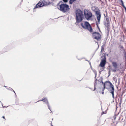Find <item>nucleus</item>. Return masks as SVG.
Returning <instances> with one entry per match:
<instances>
[{"label":"nucleus","instance_id":"a19ab883","mask_svg":"<svg viewBox=\"0 0 126 126\" xmlns=\"http://www.w3.org/2000/svg\"><path fill=\"white\" fill-rule=\"evenodd\" d=\"M104 112H102V114H104Z\"/></svg>","mask_w":126,"mask_h":126},{"label":"nucleus","instance_id":"3c124183","mask_svg":"<svg viewBox=\"0 0 126 126\" xmlns=\"http://www.w3.org/2000/svg\"><path fill=\"white\" fill-rule=\"evenodd\" d=\"M86 60V61H88V62H89V61H88V60Z\"/></svg>","mask_w":126,"mask_h":126},{"label":"nucleus","instance_id":"1a4fd4ad","mask_svg":"<svg viewBox=\"0 0 126 126\" xmlns=\"http://www.w3.org/2000/svg\"><path fill=\"white\" fill-rule=\"evenodd\" d=\"M40 101H43V102H44L46 104L48 107V108L51 111V112H52L51 111V109L50 108V106H49V105L48 102V100L47 98H45L43 99H42L41 100H38V101H37L36 102V103L38 102H39Z\"/></svg>","mask_w":126,"mask_h":126},{"label":"nucleus","instance_id":"20e7f679","mask_svg":"<svg viewBox=\"0 0 126 126\" xmlns=\"http://www.w3.org/2000/svg\"><path fill=\"white\" fill-rule=\"evenodd\" d=\"M95 9H97V10L95 11V14L96 16V18L97 20V21L98 23L96 21V24L97 27L100 32V30L98 26V24H99L100 23L101 15L100 14V11L98 8V7H96L95 8Z\"/></svg>","mask_w":126,"mask_h":126},{"label":"nucleus","instance_id":"c756f323","mask_svg":"<svg viewBox=\"0 0 126 126\" xmlns=\"http://www.w3.org/2000/svg\"><path fill=\"white\" fill-rule=\"evenodd\" d=\"M98 1H101L102 3H103V1H102L101 0H98Z\"/></svg>","mask_w":126,"mask_h":126},{"label":"nucleus","instance_id":"9b49d317","mask_svg":"<svg viewBox=\"0 0 126 126\" xmlns=\"http://www.w3.org/2000/svg\"><path fill=\"white\" fill-rule=\"evenodd\" d=\"M110 89L108 90L109 92L111 94L113 98H114V89L113 85L112 84H110Z\"/></svg>","mask_w":126,"mask_h":126},{"label":"nucleus","instance_id":"5701e85b","mask_svg":"<svg viewBox=\"0 0 126 126\" xmlns=\"http://www.w3.org/2000/svg\"><path fill=\"white\" fill-rule=\"evenodd\" d=\"M63 2V1H59V3L57 4V6H58L59 5V4H60L61 3H62Z\"/></svg>","mask_w":126,"mask_h":126},{"label":"nucleus","instance_id":"f704fd0d","mask_svg":"<svg viewBox=\"0 0 126 126\" xmlns=\"http://www.w3.org/2000/svg\"><path fill=\"white\" fill-rule=\"evenodd\" d=\"M16 105H18V102H16Z\"/></svg>","mask_w":126,"mask_h":126},{"label":"nucleus","instance_id":"a18cd8bd","mask_svg":"<svg viewBox=\"0 0 126 126\" xmlns=\"http://www.w3.org/2000/svg\"><path fill=\"white\" fill-rule=\"evenodd\" d=\"M101 71H99V72L100 73V74H101Z\"/></svg>","mask_w":126,"mask_h":126},{"label":"nucleus","instance_id":"5fc2aeb1","mask_svg":"<svg viewBox=\"0 0 126 126\" xmlns=\"http://www.w3.org/2000/svg\"><path fill=\"white\" fill-rule=\"evenodd\" d=\"M53 120V118H52V120Z\"/></svg>","mask_w":126,"mask_h":126},{"label":"nucleus","instance_id":"6e6d98bb","mask_svg":"<svg viewBox=\"0 0 126 126\" xmlns=\"http://www.w3.org/2000/svg\"><path fill=\"white\" fill-rule=\"evenodd\" d=\"M115 118H115L114 119H115Z\"/></svg>","mask_w":126,"mask_h":126},{"label":"nucleus","instance_id":"4be33fe9","mask_svg":"<svg viewBox=\"0 0 126 126\" xmlns=\"http://www.w3.org/2000/svg\"><path fill=\"white\" fill-rule=\"evenodd\" d=\"M62 0L64 2V3H67L68 2V0Z\"/></svg>","mask_w":126,"mask_h":126},{"label":"nucleus","instance_id":"b1692460","mask_svg":"<svg viewBox=\"0 0 126 126\" xmlns=\"http://www.w3.org/2000/svg\"><path fill=\"white\" fill-rule=\"evenodd\" d=\"M120 78H119L118 79V85H119L120 84Z\"/></svg>","mask_w":126,"mask_h":126},{"label":"nucleus","instance_id":"cd10ccee","mask_svg":"<svg viewBox=\"0 0 126 126\" xmlns=\"http://www.w3.org/2000/svg\"><path fill=\"white\" fill-rule=\"evenodd\" d=\"M114 80L115 83H116L117 82V80L116 79H114Z\"/></svg>","mask_w":126,"mask_h":126},{"label":"nucleus","instance_id":"2eb2a0df","mask_svg":"<svg viewBox=\"0 0 126 126\" xmlns=\"http://www.w3.org/2000/svg\"><path fill=\"white\" fill-rule=\"evenodd\" d=\"M103 79L102 77H101L100 78V79H99V80H97L99 82H100V83H102V84L104 82L103 81Z\"/></svg>","mask_w":126,"mask_h":126},{"label":"nucleus","instance_id":"4468645a","mask_svg":"<svg viewBox=\"0 0 126 126\" xmlns=\"http://www.w3.org/2000/svg\"><path fill=\"white\" fill-rule=\"evenodd\" d=\"M10 49L9 46H7L5 47L4 49V52H6Z\"/></svg>","mask_w":126,"mask_h":126},{"label":"nucleus","instance_id":"473e14b6","mask_svg":"<svg viewBox=\"0 0 126 126\" xmlns=\"http://www.w3.org/2000/svg\"><path fill=\"white\" fill-rule=\"evenodd\" d=\"M104 44H103V45L102 46H103H103H105V43H106V42H105V43H104Z\"/></svg>","mask_w":126,"mask_h":126},{"label":"nucleus","instance_id":"a211bd4d","mask_svg":"<svg viewBox=\"0 0 126 126\" xmlns=\"http://www.w3.org/2000/svg\"><path fill=\"white\" fill-rule=\"evenodd\" d=\"M121 2L122 3L121 5L124 8H126V7L125 6V5L124 4V2H123V1L122 0H121Z\"/></svg>","mask_w":126,"mask_h":126},{"label":"nucleus","instance_id":"7ed1b4c3","mask_svg":"<svg viewBox=\"0 0 126 126\" xmlns=\"http://www.w3.org/2000/svg\"><path fill=\"white\" fill-rule=\"evenodd\" d=\"M59 9L63 13L67 12L70 10L69 5L63 2L59 5Z\"/></svg>","mask_w":126,"mask_h":126},{"label":"nucleus","instance_id":"37998d69","mask_svg":"<svg viewBox=\"0 0 126 126\" xmlns=\"http://www.w3.org/2000/svg\"><path fill=\"white\" fill-rule=\"evenodd\" d=\"M23 0H22L21 2L20 3L21 4V3L22 2Z\"/></svg>","mask_w":126,"mask_h":126},{"label":"nucleus","instance_id":"dca6fc26","mask_svg":"<svg viewBox=\"0 0 126 126\" xmlns=\"http://www.w3.org/2000/svg\"><path fill=\"white\" fill-rule=\"evenodd\" d=\"M103 86V88L104 89H107L108 90H109L110 89V88H108L107 87H106V86L105 85V84H104L103 83L102 84Z\"/></svg>","mask_w":126,"mask_h":126},{"label":"nucleus","instance_id":"e433bc0d","mask_svg":"<svg viewBox=\"0 0 126 126\" xmlns=\"http://www.w3.org/2000/svg\"><path fill=\"white\" fill-rule=\"evenodd\" d=\"M104 89H104V88H103V89H102V91H104Z\"/></svg>","mask_w":126,"mask_h":126},{"label":"nucleus","instance_id":"09e8293b","mask_svg":"<svg viewBox=\"0 0 126 126\" xmlns=\"http://www.w3.org/2000/svg\"><path fill=\"white\" fill-rule=\"evenodd\" d=\"M123 93H122V95H121L122 96V95H123Z\"/></svg>","mask_w":126,"mask_h":126},{"label":"nucleus","instance_id":"f257e3e1","mask_svg":"<svg viewBox=\"0 0 126 126\" xmlns=\"http://www.w3.org/2000/svg\"><path fill=\"white\" fill-rule=\"evenodd\" d=\"M76 22L75 23L76 25L82 21L84 19L83 12L80 9H78L76 11Z\"/></svg>","mask_w":126,"mask_h":126},{"label":"nucleus","instance_id":"a878e982","mask_svg":"<svg viewBox=\"0 0 126 126\" xmlns=\"http://www.w3.org/2000/svg\"><path fill=\"white\" fill-rule=\"evenodd\" d=\"M111 70L113 72H116V70H115V69H111Z\"/></svg>","mask_w":126,"mask_h":126},{"label":"nucleus","instance_id":"72a5a7b5","mask_svg":"<svg viewBox=\"0 0 126 126\" xmlns=\"http://www.w3.org/2000/svg\"><path fill=\"white\" fill-rule=\"evenodd\" d=\"M104 67V68L103 69H102V70H101V71H103V70H104V68H105V67Z\"/></svg>","mask_w":126,"mask_h":126},{"label":"nucleus","instance_id":"6e6552de","mask_svg":"<svg viewBox=\"0 0 126 126\" xmlns=\"http://www.w3.org/2000/svg\"><path fill=\"white\" fill-rule=\"evenodd\" d=\"M93 37L97 40H99L101 38V36L100 34L98 32H94L92 33Z\"/></svg>","mask_w":126,"mask_h":126},{"label":"nucleus","instance_id":"4d7b16f0","mask_svg":"<svg viewBox=\"0 0 126 126\" xmlns=\"http://www.w3.org/2000/svg\"><path fill=\"white\" fill-rule=\"evenodd\" d=\"M2 106H3L2 104Z\"/></svg>","mask_w":126,"mask_h":126},{"label":"nucleus","instance_id":"de8ad7c7","mask_svg":"<svg viewBox=\"0 0 126 126\" xmlns=\"http://www.w3.org/2000/svg\"><path fill=\"white\" fill-rule=\"evenodd\" d=\"M3 107H3L4 108V107Z\"/></svg>","mask_w":126,"mask_h":126},{"label":"nucleus","instance_id":"423d86ee","mask_svg":"<svg viewBox=\"0 0 126 126\" xmlns=\"http://www.w3.org/2000/svg\"><path fill=\"white\" fill-rule=\"evenodd\" d=\"M47 5V2L45 0H43L41 2L39 1L36 4L35 7L33 8V12L36 11L35 9L36 8H40Z\"/></svg>","mask_w":126,"mask_h":126},{"label":"nucleus","instance_id":"412c9836","mask_svg":"<svg viewBox=\"0 0 126 126\" xmlns=\"http://www.w3.org/2000/svg\"><path fill=\"white\" fill-rule=\"evenodd\" d=\"M97 80V79H96L94 81V86H96L97 84V83L96 82V81Z\"/></svg>","mask_w":126,"mask_h":126},{"label":"nucleus","instance_id":"ddd939ff","mask_svg":"<svg viewBox=\"0 0 126 126\" xmlns=\"http://www.w3.org/2000/svg\"><path fill=\"white\" fill-rule=\"evenodd\" d=\"M112 64L113 66L114 67L115 69H116L117 68V64L116 62H112Z\"/></svg>","mask_w":126,"mask_h":126},{"label":"nucleus","instance_id":"393cba45","mask_svg":"<svg viewBox=\"0 0 126 126\" xmlns=\"http://www.w3.org/2000/svg\"><path fill=\"white\" fill-rule=\"evenodd\" d=\"M122 99H121L120 100V103H119V105L120 106V107H121V103H122Z\"/></svg>","mask_w":126,"mask_h":126},{"label":"nucleus","instance_id":"39448f33","mask_svg":"<svg viewBox=\"0 0 126 126\" xmlns=\"http://www.w3.org/2000/svg\"><path fill=\"white\" fill-rule=\"evenodd\" d=\"M84 14L85 18L88 20H90L93 16L92 13L87 9L84 10Z\"/></svg>","mask_w":126,"mask_h":126},{"label":"nucleus","instance_id":"7c9ffc66","mask_svg":"<svg viewBox=\"0 0 126 126\" xmlns=\"http://www.w3.org/2000/svg\"><path fill=\"white\" fill-rule=\"evenodd\" d=\"M94 86V89L93 90V91H94V90L96 89V87H95V86Z\"/></svg>","mask_w":126,"mask_h":126},{"label":"nucleus","instance_id":"4c0bfd02","mask_svg":"<svg viewBox=\"0 0 126 126\" xmlns=\"http://www.w3.org/2000/svg\"><path fill=\"white\" fill-rule=\"evenodd\" d=\"M2 118H3L5 119V117L4 116H2Z\"/></svg>","mask_w":126,"mask_h":126},{"label":"nucleus","instance_id":"58836bf2","mask_svg":"<svg viewBox=\"0 0 126 126\" xmlns=\"http://www.w3.org/2000/svg\"><path fill=\"white\" fill-rule=\"evenodd\" d=\"M102 94H104V91H102Z\"/></svg>","mask_w":126,"mask_h":126},{"label":"nucleus","instance_id":"2f4dec72","mask_svg":"<svg viewBox=\"0 0 126 126\" xmlns=\"http://www.w3.org/2000/svg\"><path fill=\"white\" fill-rule=\"evenodd\" d=\"M95 78L96 77V75H97V74L96 73H95Z\"/></svg>","mask_w":126,"mask_h":126},{"label":"nucleus","instance_id":"c9c22d12","mask_svg":"<svg viewBox=\"0 0 126 126\" xmlns=\"http://www.w3.org/2000/svg\"><path fill=\"white\" fill-rule=\"evenodd\" d=\"M50 122H51V126H53L52 125V123H52V122L51 121Z\"/></svg>","mask_w":126,"mask_h":126},{"label":"nucleus","instance_id":"bf43d9fd","mask_svg":"<svg viewBox=\"0 0 126 126\" xmlns=\"http://www.w3.org/2000/svg\"><path fill=\"white\" fill-rule=\"evenodd\" d=\"M99 47V46L98 45V47Z\"/></svg>","mask_w":126,"mask_h":126},{"label":"nucleus","instance_id":"f8f14e48","mask_svg":"<svg viewBox=\"0 0 126 126\" xmlns=\"http://www.w3.org/2000/svg\"><path fill=\"white\" fill-rule=\"evenodd\" d=\"M103 84H105V85L106 86H109L110 87V84H112L110 81H106L104 82Z\"/></svg>","mask_w":126,"mask_h":126},{"label":"nucleus","instance_id":"f3484780","mask_svg":"<svg viewBox=\"0 0 126 126\" xmlns=\"http://www.w3.org/2000/svg\"><path fill=\"white\" fill-rule=\"evenodd\" d=\"M76 0H70L69 1V3L70 4H72L73 2Z\"/></svg>","mask_w":126,"mask_h":126},{"label":"nucleus","instance_id":"13d9d810","mask_svg":"<svg viewBox=\"0 0 126 126\" xmlns=\"http://www.w3.org/2000/svg\"><path fill=\"white\" fill-rule=\"evenodd\" d=\"M2 106H3L2 104Z\"/></svg>","mask_w":126,"mask_h":126},{"label":"nucleus","instance_id":"0eeeda50","mask_svg":"<svg viewBox=\"0 0 126 126\" xmlns=\"http://www.w3.org/2000/svg\"><path fill=\"white\" fill-rule=\"evenodd\" d=\"M101 58L103 59L101 60L100 66L102 67H104L106 63V59L105 54V53H103Z\"/></svg>","mask_w":126,"mask_h":126},{"label":"nucleus","instance_id":"79ce46f5","mask_svg":"<svg viewBox=\"0 0 126 126\" xmlns=\"http://www.w3.org/2000/svg\"><path fill=\"white\" fill-rule=\"evenodd\" d=\"M104 16L105 17L106 16H105V14H104Z\"/></svg>","mask_w":126,"mask_h":126},{"label":"nucleus","instance_id":"49530a36","mask_svg":"<svg viewBox=\"0 0 126 126\" xmlns=\"http://www.w3.org/2000/svg\"><path fill=\"white\" fill-rule=\"evenodd\" d=\"M4 86V87H7H7L5 86Z\"/></svg>","mask_w":126,"mask_h":126},{"label":"nucleus","instance_id":"aec40b11","mask_svg":"<svg viewBox=\"0 0 126 126\" xmlns=\"http://www.w3.org/2000/svg\"><path fill=\"white\" fill-rule=\"evenodd\" d=\"M104 47H103V46H102L101 47V52L104 51Z\"/></svg>","mask_w":126,"mask_h":126},{"label":"nucleus","instance_id":"c85d7f7f","mask_svg":"<svg viewBox=\"0 0 126 126\" xmlns=\"http://www.w3.org/2000/svg\"><path fill=\"white\" fill-rule=\"evenodd\" d=\"M12 91H13L14 92V93H15V94L16 96V94L15 91H14L13 89V90H12Z\"/></svg>","mask_w":126,"mask_h":126},{"label":"nucleus","instance_id":"ea45409f","mask_svg":"<svg viewBox=\"0 0 126 126\" xmlns=\"http://www.w3.org/2000/svg\"><path fill=\"white\" fill-rule=\"evenodd\" d=\"M78 59L79 60H81V59Z\"/></svg>","mask_w":126,"mask_h":126},{"label":"nucleus","instance_id":"864d4df0","mask_svg":"<svg viewBox=\"0 0 126 126\" xmlns=\"http://www.w3.org/2000/svg\"><path fill=\"white\" fill-rule=\"evenodd\" d=\"M107 56H108V54H107Z\"/></svg>","mask_w":126,"mask_h":126},{"label":"nucleus","instance_id":"c03bdc74","mask_svg":"<svg viewBox=\"0 0 126 126\" xmlns=\"http://www.w3.org/2000/svg\"><path fill=\"white\" fill-rule=\"evenodd\" d=\"M89 64H90V65H91V63L90 62H89Z\"/></svg>","mask_w":126,"mask_h":126},{"label":"nucleus","instance_id":"bb28decb","mask_svg":"<svg viewBox=\"0 0 126 126\" xmlns=\"http://www.w3.org/2000/svg\"><path fill=\"white\" fill-rule=\"evenodd\" d=\"M110 71H109L108 72V74L109 75L108 76V77H109L110 75Z\"/></svg>","mask_w":126,"mask_h":126},{"label":"nucleus","instance_id":"8fccbe9b","mask_svg":"<svg viewBox=\"0 0 126 126\" xmlns=\"http://www.w3.org/2000/svg\"><path fill=\"white\" fill-rule=\"evenodd\" d=\"M89 88L90 89H91V88Z\"/></svg>","mask_w":126,"mask_h":126},{"label":"nucleus","instance_id":"6ab92c4d","mask_svg":"<svg viewBox=\"0 0 126 126\" xmlns=\"http://www.w3.org/2000/svg\"><path fill=\"white\" fill-rule=\"evenodd\" d=\"M6 89L8 90L12 91L13 90V89L11 88L7 87Z\"/></svg>","mask_w":126,"mask_h":126},{"label":"nucleus","instance_id":"f03ea898","mask_svg":"<svg viewBox=\"0 0 126 126\" xmlns=\"http://www.w3.org/2000/svg\"><path fill=\"white\" fill-rule=\"evenodd\" d=\"M80 25L83 29H87L90 32H92L93 29L89 23L87 21H84L81 22Z\"/></svg>","mask_w":126,"mask_h":126},{"label":"nucleus","instance_id":"9d476101","mask_svg":"<svg viewBox=\"0 0 126 126\" xmlns=\"http://www.w3.org/2000/svg\"><path fill=\"white\" fill-rule=\"evenodd\" d=\"M107 23H105L104 25H105L106 28L107 30V36H108L109 35V33L110 31V22L109 20H108L107 18L106 19Z\"/></svg>","mask_w":126,"mask_h":126},{"label":"nucleus","instance_id":"603ef678","mask_svg":"<svg viewBox=\"0 0 126 126\" xmlns=\"http://www.w3.org/2000/svg\"><path fill=\"white\" fill-rule=\"evenodd\" d=\"M125 57L126 58V56H125Z\"/></svg>","mask_w":126,"mask_h":126}]
</instances>
